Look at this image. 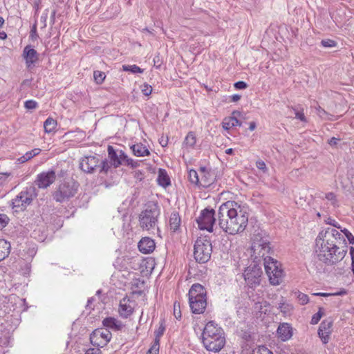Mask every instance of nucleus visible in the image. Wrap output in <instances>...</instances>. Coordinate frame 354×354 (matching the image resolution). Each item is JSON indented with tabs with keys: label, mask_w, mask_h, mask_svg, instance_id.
<instances>
[{
	"label": "nucleus",
	"mask_w": 354,
	"mask_h": 354,
	"mask_svg": "<svg viewBox=\"0 0 354 354\" xmlns=\"http://www.w3.org/2000/svg\"><path fill=\"white\" fill-rule=\"evenodd\" d=\"M316 252L319 259L328 265L341 261L345 257L348 246L339 231L328 227L320 232L316 239Z\"/></svg>",
	"instance_id": "f257e3e1"
},
{
	"label": "nucleus",
	"mask_w": 354,
	"mask_h": 354,
	"mask_svg": "<svg viewBox=\"0 0 354 354\" xmlns=\"http://www.w3.org/2000/svg\"><path fill=\"white\" fill-rule=\"evenodd\" d=\"M218 223L225 232L234 235L245 230L248 223V214L237 203L229 201L219 207Z\"/></svg>",
	"instance_id": "f03ea898"
},
{
	"label": "nucleus",
	"mask_w": 354,
	"mask_h": 354,
	"mask_svg": "<svg viewBox=\"0 0 354 354\" xmlns=\"http://www.w3.org/2000/svg\"><path fill=\"white\" fill-rule=\"evenodd\" d=\"M203 344L207 351L217 353L225 344L223 329L214 322H209L205 326L203 333Z\"/></svg>",
	"instance_id": "7ed1b4c3"
},
{
	"label": "nucleus",
	"mask_w": 354,
	"mask_h": 354,
	"mask_svg": "<svg viewBox=\"0 0 354 354\" xmlns=\"http://www.w3.org/2000/svg\"><path fill=\"white\" fill-rule=\"evenodd\" d=\"M252 241V250L254 254L263 259L266 274L268 271L276 269L277 266H281L279 261L268 255L271 250L268 236H263L260 233L254 234Z\"/></svg>",
	"instance_id": "20e7f679"
},
{
	"label": "nucleus",
	"mask_w": 354,
	"mask_h": 354,
	"mask_svg": "<svg viewBox=\"0 0 354 354\" xmlns=\"http://www.w3.org/2000/svg\"><path fill=\"white\" fill-rule=\"evenodd\" d=\"M189 304L191 310L194 314H202L207 307V291L199 284L194 283L189 289Z\"/></svg>",
	"instance_id": "39448f33"
},
{
	"label": "nucleus",
	"mask_w": 354,
	"mask_h": 354,
	"mask_svg": "<svg viewBox=\"0 0 354 354\" xmlns=\"http://www.w3.org/2000/svg\"><path fill=\"white\" fill-rule=\"evenodd\" d=\"M38 192L35 185L24 188L15 198L11 201V205L15 211H24L37 198Z\"/></svg>",
	"instance_id": "423d86ee"
},
{
	"label": "nucleus",
	"mask_w": 354,
	"mask_h": 354,
	"mask_svg": "<svg viewBox=\"0 0 354 354\" xmlns=\"http://www.w3.org/2000/svg\"><path fill=\"white\" fill-rule=\"evenodd\" d=\"M160 215V209L155 203H148L146 208L139 215L140 226L142 229L149 230L155 228Z\"/></svg>",
	"instance_id": "0eeeda50"
},
{
	"label": "nucleus",
	"mask_w": 354,
	"mask_h": 354,
	"mask_svg": "<svg viewBox=\"0 0 354 354\" xmlns=\"http://www.w3.org/2000/svg\"><path fill=\"white\" fill-rule=\"evenodd\" d=\"M78 189V184L73 180L61 183L53 192V199L58 203H64L73 197Z\"/></svg>",
	"instance_id": "6e6552de"
},
{
	"label": "nucleus",
	"mask_w": 354,
	"mask_h": 354,
	"mask_svg": "<svg viewBox=\"0 0 354 354\" xmlns=\"http://www.w3.org/2000/svg\"><path fill=\"white\" fill-rule=\"evenodd\" d=\"M212 247L209 240L205 237L197 239L194 244V255L196 261L200 263L207 262L212 254Z\"/></svg>",
	"instance_id": "1a4fd4ad"
},
{
	"label": "nucleus",
	"mask_w": 354,
	"mask_h": 354,
	"mask_svg": "<svg viewBox=\"0 0 354 354\" xmlns=\"http://www.w3.org/2000/svg\"><path fill=\"white\" fill-rule=\"evenodd\" d=\"M214 216L215 211L213 209L205 208L202 210L200 216L196 219L199 229L212 232L216 221Z\"/></svg>",
	"instance_id": "9d476101"
},
{
	"label": "nucleus",
	"mask_w": 354,
	"mask_h": 354,
	"mask_svg": "<svg viewBox=\"0 0 354 354\" xmlns=\"http://www.w3.org/2000/svg\"><path fill=\"white\" fill-rule=\"evenodd\" d=\"M261 274L262 270L261 266L253 263L245 270L243 277L247 284L252 288L260 283Z\"/></svg>",
	"instance_id": "9b49d317"
},
{
	"label": "nucleus",
	"mask_w": 354,
	"mask_h": 354,
	"mask_svg": "<svg viewBox=\"0 0 354 354\" xmlns=\"http://www.w3.org/2000/svg\"><path fill=\"white\" fill-rule=\"evenodd\" d=\"M112 335L106 328H97L90 335L91 343L97 347H104L110 342Z\"/></svg>",
	"instance_id": "f8f14e48"
},
{
	"label": "nucleus",
	"mask_w": 354,
	"mask_h": 354,
	"mask_svg": "<svg viewBox=\"0 0 354 354\" xmlns=\"http://www.w3.org/2000/svg\"><path fill=\"white\" fill-rule=\"evenodd\" d=\"M56 174L53 170L43 171L37 174L32 185L37 186L39 189H46L56 180Z\"/></svg>",
	"instance_id": "ddd939ff"
},
{
	"label": "nucleus",
	"mask_w": 354,
	"mask_h": 354,
	"mask_svg": "<svg viewBox=\"0 0 354 354\" xmlns=\"http://www.w3.org/2000/svg\"><path fill=\"white\" fill-rule=\"evenodd\" d=\"M80 167L86 173H93L100 167V158L97 156H85L81 160Z\"/></svg>",
	"instance_id": "4468645a"
},
{
	"label": "nucleus",
	"mask_w": 354,
	"mask_h": 354,
	"mask_svg": "<svg viewBox=\"0 0 354 354\" xmlns=\"http://www.w3.org/2000/svg\"><path fill=\"white\" fill-rule=\"evenodd\" d=\"M333 321L324 320L319 325L318 335L324 344L328 342L330 335L332 332Z\"/></svg>",
	"instance_id": "2eb2a0df"
},
{
	"label": "nucleus",
	"mask_w": 354,
	"mask_h": 354,
	"mask_svg": "<svg viewBox=\"0 0 354 354\" xmlns=\"http://www.w3.org/2000/svg\"><path fill=\"white\" fill-rule=\"evenodd\" d=\"M134 301L130 300L128 298H123L120 301L119 305V313L120 316L123 318H128L132 313L134 310Z\"/></svg>",
	"instance_id": "dca6fc26"
},
{
	"label": "nucleus",
	"mask_w": 354,
	"mask_h": 354,
	"mask_svg": "<svg viewBox=\"0 0 354 354\" xmlns=\"http://www.w3.org/2000/svg\"><path fill=\"white\" fill-rule=\"evenodd\" d=\"M23 56L26 60L28 68H31L38 60V53L30 46H27L23 51Z\"/></svg>",
	"instance_id": "f3484780"
},
{
	"label": "nucleus",
	"mask_w": 354,
	"mask_h": 354,
	"mask_svg": "<svg viewBox=\"0 0 354 354\" xmlns=\"http://www.w3.org/2000/svg\"><path fill=\"white\" fill-rule=\"evenodd\" d=\"M277 333L281 341H287L292 336V328L288 323H282L279 326Z\"/></svg>",
	"instance_id": "a211bd4d"
},
{
	"label": "nucleus",
	"mask_w": 354,
	"mask_h": 354,
	"mask_svg": "<svg viewBox=\"0 0 354 354\" xmlns=\"http://www.w3.org/2000/svg\"><path fill=\"white\" fill-rule=\"evenodd\" d=\"M237 117H242V113L236 111L232 113V116L225 118L222 122L223 129L229 130L234 127L241 126V122L237 119Z\"/></svg>",
	"instance_id": "6ab92c4d"
},
{
	"label": "nucleus",
	"mask_w": 354,
	"mask_h": 354,
	"mask_svg": "<svg viewBox=\"0 0 354 354\" xmlns=\"http://www.w3.org/2000/svg\"><path fill=\"white\" fill-rule=\"evenodd\" d=\"M139 250L143 254L152 252L156 247L155 242L149 237L142 238L138 243Z\"/></svg>",
	"instance_id": "aec40b11"
},
{
	"label": "nucleus",
	"mask_w": 354,
	"mask_h": 354,
	"mask_svg": "<svg viewBox=\"0 0 354 354\" xmlns=\"http://www.w3.org/2000/svg\"><path fill=\"white\" fill-rule=\"evenodd\" d=\"M281 266H277L276 269H272L271 271H268L267 275L269 277V280L272 285H279L282 282L283 277V271Z\"/></svg>",
	"instance_id": "412c9836"
},
{
	"label": "nucleus",
	"mask_w": 354,
	"mask_h": 354,
	"mask_svg": "<svg viewBox=\"0 0 354 354\" xmlns=\"http://www.w3.org/2000/svg\"><path fill=\"white\" fill-rule=\"evenodd\" d=\"M214 174L207 171L205 168H201L200 171L199 185L207 187L210 186L214 181Z\"/></svg>",
	"instance_id": "4be33fe9"
},
{
	"label": "nucleus",
	"mask_w": 354,
	"mask_h": 354,
	"mask_svg": "<svg viewBox=\"0 0 354 354\" xmlns=\"http://www.w3.org/2000/svg\"><path fill=\"white\" fill-rule=\"evenodd\" d=\"M103 326L106 327V329H111L115 331L121 330L124 327L122 323L113 318V317H106L102 322Z\"/></svg>",
	"instance_id": "5701e85b"
},
{
	"label": "nucleus",
	"mask_w": 354,
	"mask_h": 354,
	"mask_svg": "<svg viewBox=\"0 0 354 354\" xmlns=\"http://www.w3.org/2000/svg\"><path fill=\"white\" fill-rule=\"evenodd\" d=\"M133 154L138 157L146 156L150 154L148 148L142 143H137L131 146Z\"/></svg>",
	"instance_id": "b1692460"
},
{
	"label": "nucleus",
	"mask_w": 354,
	"mask_h": 354,
	"mask_svg": "<svg viewBox=\"0 0 354 354\" xmlns=\"http://www.w3.org/2000/svg\"><path fill=\"white\" fill-rule=\"evenodd\" d=\"M119 151L120 150H115L113 147L111 145L108 146L109 158L115 168L121 165V162L119 161Z\"/></svg>",
	"instance_id": "393cba45"
},
{
	"label": "nucleus",
	"mask_w": 354,
	"mask_h": 354,
	"mask_svg": "<svg viewBox=\"0 0 354 354\" xmlns=\"http://www.w3.org/2000/svg\"><path fill=\"white\" fill-rule=\"evenodd\" d=\"M180 223L181 220L179 214L176 212H172L169 218L170 230L173 232L177 231L180 225Z\"/></svg>",
	"instance_id": "a878e982"
},
{
	"label": "nucleus",
	"mask_w": 354,
	"mask_h": 354,
	"mask_svg": "<svg viewBox=\"0 0 354 354\" xmlns=\"http://www.w3.org/2000/svg\"><path fill=\"white\" fill-rule=\"evenodd\" d=\"M11 245L4 239L0 240V261L7 257L10 252Z\"/></svg>",
	"instance_id": "bb28decb"
},
{
	"label": "nucleus",
	"mask_w": 354,
	"mask_h": 354,
	"mask_svg": "<svg viewBox=\"0 0 354 354\" xmlns=\"http://www.w3.org/2000/svg\"><path fill=\"white\" fill-rule=\"evenodd\" d=\"M40 152H41L40 149L35 148L31 151L26 152L24 156L20 157L18 159V160L21 163H24V162L28 161L29 160H30L31 158H32L33 157H35V156L38 155Z\"/></svg>",
	"instance_id": "cd10ccee"
},
{
	"label": "nucleus",
	"mask_w": 354,
	"mask_h": 354,
	"mask_svg": "<svg viewBox=\"0 0 354 354\" xmlns=\"http://www.w3.org/2000/svg\"><path fill=\"white\" fill-rule=\"evenodd\" d=\"M291 111L295 114V118L301 122H307V119L304 115V109L301 106H292Z\"/></svg>",
	"instance_id": "c85d7f7f"
},
{
	"label": "nucleus",
	"mask_w": 354,
	"mask_h": 354,
	"mask_svg": "<svg viewBox=\"0 0 354 354\" xmlns=\"http://www.w3.org/2000/svg\"><path fill=\"white\" fill-rule=\"evenodd\" d=\"M56 127H57V122L52 118H47L44 123V128L45 130V132H46V133L53 132L56 129Z\"/></svg>",
	"instance_id": "c756f323"
},
{
	"label": "nucleus",
	"mask_w": 354,
	"mask_h": 354,
	"mask_svg": "<svg viewBox=\"0 0 354 354\" xmlns=\"http://www.w3.org/2000/svg\"><path fill=\"white\" fill-rule=\"evenodd\" d=\"M196 142V138L194 132L190 131L186 136L184 145L187 147L193 148Z\"/></svg>",
	"instance_id": "7c9ffc66"
},
{
	"label": "nucleus",
	"mask_w": 354,
	"mask_h": 354,
	"mask_svg": "<svg viewBox=\"0 0 354 354\" xmlns=\"http://www.w3.org/2000/svg\"><path fill=\"white\" fill-rule=\"evenodd\" d=\"M268 306V303L266 301L262 299L261 301H259L254 304V308L257 312L260 313H266Z\"/></svg>",
	"instance_id": "2f4dec72"
},
{
	"label": "nucleus",
	"mask_w": 354,
	"mask_h": 354,
	"mask_svg": "<svg viewBox=\"0 0 354 354\" xmlns=\"http://www.w3.org/2000/svg\"><path fill=\"white\" fill-rule=\"evenodd\" d=\"M158 181L159 185L162 187H166L170 184V179L165 172L162 170H160L159 175L158 177Z\"/></svg>",
	"instance_id": "473e14b6"
},
{
	"label": "nucleus",
	"mask_w": 354,
	"mask_h": 354,
	"mask_svg": "<svg viewBox=\"0 0 354 354\" xmlns=\"http://www.w3.org/2000/svg\"><path fill=\"white\" fill-rule=\"evenodd\" d=\"M122 69L124 71L130 72L133 74L136 73H142L143 72V69L140 68L136 64L133 65H122Z\"/></svg>",
	"instance_id": "72a5a7b5"
},
{
	"label": "nucleus",
	"mask_w": 354,
	"mask_h": 354,
	"mask_svg": "<svg viewBox=\"0 0 354 354\" xmlns=\"http://www.w3.org/2000/svg\"><path fill=\"white\" fill-rule=\"evenodd\" d=\"M188 177L190 183L196 185H199L200 176L196 170L191 169L189 171Z\"/></svg>",
	"instance_id": "f704fd0d"
},
{
	"label": "nucleus",
	"mask_w": 354,
	"mask_h": 354,
	"mask_svg": "<svg viewBox=\"0 0 354 354\" xmlns=\"http://www.w3.org/2000/svg\"><path fill=\"white\" fill-rule=\"evenodd\" d=\"M165 330V327L162 322H161L159 328L155 331V340L154 342L160 344V338L164 334Z\"/></svg>",
	"instance_id": "c9c22d12"
},
{
	"label": "nucleus",
	"mask_w": 354,
	"mask_h": 354,
	"mask_svg": "<svg viewBox=\"0 0 354 354\" xmlns=\"http://www.w3.org/2000/svg\"><path fill=\"white\" fill-rule=\"evenodd\" d=\"M341 234L344 236V239L346 238L351 244H354V236L352 233L346 228L341 229ZM346 241V239H344Z\"/></svg>",
	"instance_id": "e433bc0d"
},
{
	"label": "nucleus",
	"mask_w": 354,
	"mask_h": 354,
	"mask_svg": "<svg viewBox=\"0 0 354 354\" xmlns=\"http://www.w3.org/2000/svg\"><path fill=\"white\" fill-rule=\"evenodd\" d=\"M250 354H273L268 348L260 346L254 348Z\"/></svg>",
	"instance_id": "4c0bfd02"
},
{
	"label": "nucleus",
	"mask_w": 354,
	"mask_h": 354,
	"mask_svg": "<svg viewBox=\"0 0 354 354\" xmlns=\"http://www.w3.org/2000/svg\"><path fill=\"white\" fill-rule=\"evenodd\" d=\"M94 80L97 84H101L106 77L104 73L99 71H94L93 73Z\"/></svg>",
	"instance_id": "58836bf2"
},
{
	"label": "nucleus",
	"mask_w": 354,
	"mask_h": 354,
	"mask_svg": "<svg viewBox=\"0 0 354 354\" xmlns=\"http://www.w3.org/2000/svg\"><path fill=\"white\" fill-rule=\"evenodd\" d=\"M325 198L334 207L337 205V200L336 195L333 192H329L325 194Z\"/></svg>",
	"instance_id": "ea45409f"
},
{
	"label": "nucleus",
	"mask_w": 354,
	"mask_h": 354,
	"mask_svg": "<svg viewBox=\"0 0 354 354\" xmlns=\"http://www.w3.org/2000/svg\"><path fill=\"white\" fill-rule=\"evenodd\" d=\"M279 309H280L281 313L286 315L290 312V310L292 309V307L288 304L280 303L279 304Z\"/></svg>",
	"instance_id": "a19ab883"
},
{
	"label": "nucleus",
	"mask_w": 354,
	"mask_h": 354,
	"mask_svg": "<svg viewBox=\"0 0 354 354\" xmlns=\"http://www.w3.org/2000/svg\"><path fill=\"white\" fill-rule=\"evenodd\" d=\"M140 164V161L138 160H134L132 158H127L126 160V162H124V165L130 166L132 168H136L139 167Z\"/></svg>",
	"instance_id": "79ce46f5"
},
{
	"label": "nucleus",
	"mask_w": 354,
	"mask_h": 354,
	"mask_svg": "<svg viewBox=\"0 0 354 354\" xmlns=\"http://www.w3.org/2000/svg\"><path fill=\"white\" fill-rule=\"evenodd\" d=\"M24 106L28 110L35 109L37 107V103L32 100H27L24 103Z\"/></svg>",
	"instance_id": "37998d69"
},
{
	"label": "nucleus",
	"mask_w": 354,
	"mask_h": 354,
	"mask_svg": "<svg viewBox=\"0 0 354 354\" xmlns=\"http://www.w3.org/2000/svg\"><path fill=\"white\" fill-rule=\"evenodd\" d=\"M174 315L177 319H179L181 317L180 303L178 301H175L174 304Z\"/></svg>",
	"instance_id": "c03bdc74"
},
{
	"label": "nucleus",
	"mask_w": 354,
	"mask_h": 354,
	"mask_svg": "<svg viewBox=\"0 0 354 354\" xmlns=\"http://www.w3.org/2000/svg\"><path fill=\"white\" fill-rule=\"evenodd\" d=\"M100 169V172H104V173H106L109 168H110V166H109V164L107 160H102V161H100V167H99Z\"/></svg>",
	"instance_id": "a18cd8bd"
},
{
	"label": "nucleus",
	"mask_w": 354,
	"mask_h": 354,
	"mask_svg": "<svg viewBox=\"0 0 354 354\" xmlns=\"http://www.w3.org/2000/svg\"><path fill=\"white\" fill-rule=\"evenodd\" d=\"M297 299L301 305L306 304L309 301L308 295L302 292L298 293Z\"/></svg>",
	"instance_id": "49530a36"
},
{
	"label": "nucleus",
	"mask_w": 354,
	"mask_h": 354,
	"mask_svg": "<svg viewBox=\"0 0 354 354\" xmlns=\"http://www.w3.org/2000/svg\"><path fill=\"white\" fill-rule=\"evenodd\" d=\"M322 315H323V313L319 310L317 313L313 315V316L312 317L310 324H317L319 322Z\"/></svg>",
	"instance_id": "de8ad7c7"
},
{
	"label": "nucleus",
	"mask_w": 354,
	"mask_h": 354,
	"mask_svg": "<svg viewBox=\"0 0 354 354\" xmlns=\"http://www.w3.org/2000/svg\"><path fill=\"white\" fill-rule=\"evenodd\" d=\"M8 217L3 214H0V229L3 228L8 223Z\"/></svg>",
	"instance_id": "09e8293b"
},
{
	"label": "nucleus",
	"mask_w": 354,
	"mask_h": 354,
	"mask_svg": "<svg viewBox=\"0 0 354 354\" xmlns=\"http://www.w3.org/2000/svg\"><path fill=\"white\" fill-rule=\"evenodd\" d=\"M160 344L153 343L151 347L148 350L147 354H158Z\"/></svg>",
	"instance_id": "8fccbe9b"
},
{
	"label": "nucleus",
	"mask_w": 354,
	"mask_h": 354,
	"mask_svg": "<svg viewBox=\"0 0 354 354\" xmlns=\"http://www.w3.org/2000/svg\"><path fill=\"white\" fill-rule=\"evenodd\" d=\"M321 43L324 47H335L336 46V42L331 39L322 40Z\"/></svg>",
	"instance_id": "3c124183"
},
{
	"label": "nucleus",
	"mask_w": 354,
	"mask_h": 354,
	"mask_svg": "<svg viewBox=\"0 0 354 354\" xmlns=\"http://www.w3.org/2000/svg\"><path fill=\"white\" fill-rule=\"evenodd\" d=\"M48 10L46 9L40 17V21L43 24V27L46 26V20L48 18Z\"/></svg>",
	"instance_id": "603ef678"
},
{
	"label": "nucleus",
	"mask_w": 354,
	"mask_h": 354,
	"mask_svg": "<svg viewBox=\"0 0 354 354\" xmlns=\"http://www.w3.org/2000/svg\"><path fill=\"white\" fill-rule=\"evenodd\" d=\"M256 166L259 169L262 170L263 172L267 171L266 163L263 160L257 161Z\"/></svg>",
	"instance_id": "864d4df0"
},
{
	"label": "nucleus",
	"mask_w": 354,
	"mask_h": 354,
	"mask_svg": "<svg viewBox=\"0 0 354 354\" xmlns=\"http://www.w3.org/2000/svg\"><path fill=\"white\" fill-rule=\"evenodd\" d=\"M128 156L122 151V150L119 151V161L121 162V165H124V162L127 159Z\"/></svg>",
	"instance_id": "5fc2aeb1"
},
{
	"label": "nucleus",
	"mask_w": 354,
	"mask_h": 354,
	"mask_svg": "<svg viewBox=\"0 0 354 354\" xmlns=\"http://www.w3.org/2000/svg\"><path fill=\"white\" fill-rule=\"evenodd\" d=\"M9 176L8 173H0V185L5 184Z\"/></svg>",
	"instance_id": "6e6d98bb"
},
{
	"label": "nucleus",
	"mask_w": 354,
	"mask_h": 354,
	"mask_svg": "<svg viewBox=\"0 0 354 354\" xmlns=\"http://www.w3.org/2000/svg\"><path fill=\"white\" fill-rule=\"evenodd\" d=\"M234 86L235 88H245L247 87V84L243 81H239L234 83Z\"/></svg>",
	"instance_id": "4d7b16f0"
},
{
	"label": "nucleus",
	"mask_w": 354,
	"mask_h": 354,
	"mask_svg": "<svg viewBox=\"0 0 354 354\" xmlns=\"http://www.w3.org/2000/svg\"><path fill=\"white\" fill-rule=\"evenodd\" d=\"M102 352L99 348H89L85 354H101Z\"/></svg>",
	"instance_id": "13d9d810"
},
{
	"label": "nucleus",
	"mask_w": 354,
	"mask_h": 354,
	"mask_svg": "<svg viewBox=\"0 0 354 354\" xmlns=\"http://www.w3.org/2000/svg\"><path fill=\"white\" fill-rule=\"evenodd\" d=\"M229 97L230 99L229 100V102H235L239 101L241 99V95H239V94H234V95H232V96H230Z\"/></svg>",
	"instance_id": "bf43d9fd"
},
{
	"label": "nucleus",
	"mask_w": 354,
	"mask_h": 354,
	"mask_svg": "<svg viewBox=\"0 0 354 354\" xmlns=\"http://www.w3.org/2000/svg\"><path fill=\"white\" fill-rule=\"evenodd\" d=\"M339 140L338 138H336L335 137H333L331 138L329 140H328V144L330 145V146H335L337 144L338 141Z\"/></svg>",
	"instance_id": "052dcab7"
},
{
	"label": "nucleus",
	"mask_w": 354,
	"mask_h": 354,
	"mask_svg": "<svg viewBox=\"0 0 354 354\" xmlns=\"http://www.w3.org/2000/svg\"><path fill=\"white\" fill-rule=\"evenodd\" d=\"M329 224H330V225H331L333 226V227H332L333 228L336 227V228H337V229H340V230H341V229H342V228L341 227V226L337 223V222H336L335 220H333V221H331L330 222H329Z\"/></svg>",
	"instance_id": "680f3d73"
},
{
	"label": "nucleus",
	"mask_w": 354,
	"mask_h": 354,
	"mask_svg": "<svg viewBox=\"0 0 354 354\" xmlns=\"http://www.w3.org/2000/svg\"><path fill=\"white\" fill-rule=\"evenodd\" d=\"M142 176H143V174L142 172H140V171H136L135 172V177L139 180H142Z\"/></svg>",
	"instance_id": "e2e57ef3"
},
{
	"label": "nucleus",
	"mask_w": 354,
	"mask_h": 354,
	"mask_svg": "<svg viewBox=\"0 0 354 354\" xmlns=\"http://www.w3.org/2000/svg\"><path fill=\"white\" fill-rule=\"evenodd\" d=\"M256 128V123L254 122H251L250 123L249 129L250 131H254Z\"/></svg>",
	"instance_id": "0e129e2a"
},
{
	"label": "nucleus",
	"mask_w": 354,
	"mask_h": 354,
	"mask_svg": "<svg viewBox=\"0 0 354 354\" xmlns=\"http://www.w3.org/2000/svg\"><path fill=\"white\" fill-rule=\"evenodd\" d=\"M153 90H142L143 92V95L145 96H149Z\"/></svg>",
	"instance_id": "69168bd1"
},
{
	"label": "nucleus",
	"mask_w": 354,
	"mask_h": 354,
	"mask_svg": "<svg viewBox=\"0 0 354 354\" xmlns=\"http://www.w3.org/2000/svg\"><path fill=\"white\" fill-rule=\"evenodd\" d=\"M55 15H56V10H53L51 12V15H50V19L51 21H53V23H54L55 21Z\"/></svg>",
	"instance_id": "338daca9"
},
{
	"label": "nucleus",
	"mask_w": 354,
	"mask_h": 354,
	"mask_svg": "<svg viewBox=\"0 0 354 354\" xmlns=\"http://www.w3.org/2000/svg\"><path fill=\"white\" fill-rule=\"evenodd\" d=\"M7 37V34L4 32H0V39H5Z\"/></svg>",
	"instance_id": "774afa93"
}]
</instances>
